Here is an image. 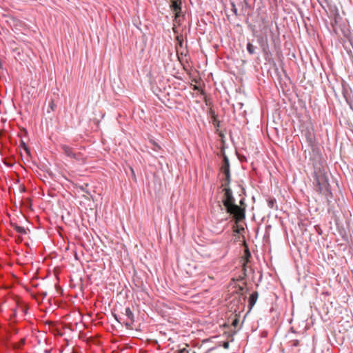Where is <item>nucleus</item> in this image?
<instances>
[{"mask_svg":"<svg viewBox=\"0 0 353 353\" xmlns=\"http://www.w3.org/2000/svg\"><path fill=\"white\" fill-rule=\"evenodd\" d=\"M223 192L224 197L222 202L227 212L233 215L236 223L243 220L245 217V210L234 203L235 200L231 188L230 187L224 188Z\"/></svg>","mask_w":353,"mask_h":353,"instance_id":"f257e3e1","label":"nucleus"},{"mask_svg":"<svg viewBox=\"0 0 353 353\" xmlns=\"http://www.w3.org/2000/svg\"><path fill=\"white\" fill-rule=\"evenodd\" d=\"M314 176L316 191L320 194H327L329 192V183L325 170L321 167L314 166Z\"/></svg>","mask_w":353,"mask_h":353,"instance_id":"f03ea898","label":"nucleus"},{"mask_svg":"<svg viewBox=\"0 0 353 353\" xmlns=\"http://www.w3.org/2000/svg\"><path fill=\"white\" fill-rule=\"evenodd\" d=\"M114 316L118 322L123 323L128 329H132L134 321V314L129 307L125 309V312L123 313L122 316H119V318L116 315H114Z\"/></svg>","mask_w":353,"mask_h":353,"instance_id":"7ed1b4c3","label":"nucleus"},{"mask_svg":"<svg viewBox=\"0 0 353 353\" xmlns=\"http://www.w3.org/2000/svg\"><path fill=\"white\" fill-rule=\"evenodd\" d=\"M221 171L225 175L230 174L229 160L226 157L223 158V164L221 166Z\"/></svg>","mask_w":353,"mask_h":353,"instance_id":"20e7f679","label":"nucleus"},{"mask_svg":"<svg viewBox=\"0 0 353 353\" xmlns=\"http://www.w3.org/2000/svg\"><path fill=\"white\" fill-rule=\"evenodd\" d=\"M72 158L74 159L77 162L81 164L85 163L86 158L80 152L73 154Z\"/></svg>","mask_w":353,"mask_h":353,"instance_id":"39448f33","label":"nucleus"},{"mask_svg":"<svg viewBox=\"0 0 353 353\" xmlns=\"http://www.w3.org/2000/svg\"><path fill=\"white\" fill-rule=\"evenodd\" d=\"M11 226L14 230H16L18 233H19L21 234H27V231L25 228L18 225L15 223H11Z\"/></svg>","mask_w":353,"mask_h":353,"instance_id":"423d86ee","label":"nucleus"},{"mask_svg":"<svg viewBox=\"0 0 353 353\" xmlns=\"http://www.w3.org/2000/svg\"><path fill=\"white\" fill-rule=\"evenodd\" d=\"M258 296H259V294L257 292H254L250 294V298H249V306L250 308H252L254 306V305L256 303Z\"/></svg>","mask_w":353,"mask_h":353,"instance_id":"0eeeda50","label":"nucleus"},{"mask_svg":"<svg viewBox=\"0 0 353 353\" xmlns=\"http://www.w3.org/2000/svg\"><path fill=\"white\" fill-rule=\"evenodd\" d=\"M61 149L63 150V151L65 155H67L68 157H72L74 152L71 148H70L69 146H68L66 145H63L61 146Z\"/></svg>","mask_w":353,"mask_h":353,"instance_id":"6e6552de","label":"nucleus"},{"mask_svg":"<svg viewBox=\"0 0 353 353\" xmlns=\"http://www.w3.org/2000/svg\"><path fill=\"white\" fill-rule=\"evenodd\" d=\"M56 104L53 99H50L48 103V108L47 110L48 113H50L51 112H54L56 109Z\"/></svg>","mask_w":353,"mask_h":353,"instance_id":"1a4fd4ad","label":"nucleus"},{"mask_svg":"<svg viewBox=\"0 0 353 353\" xmlns=\"http://www.w3.org/2000/svg\"><path fill=\"white\" fill-rule=\"evenodd\" d=\"M230 174L225 175V177L222 183V186H223L224 188L230 187Z\"/></svg>","mask_w":353,"mask_h":353,"instance_id":"9d476101","label":"nucleus"},{"mask_svg":"<svg viewBox=\"0 0 353 353\" xmlns=\"http://www.w3.org/2000/svg\"><path fill=\"white\" fill-rule=\"evenodd\" d=\"M251 256L250 252L248 249L245 251V261L243 263V270H245V264L248 262V259Z\"/></svg>","mask_w":353,"mask_h":353,"instance_id":"9b49d317","label":"nucleus"},{"mask_svg":"<svg viewBox=\"0 0 353 353\" xmlns=\"http://www.w3.org/2000/svg\"><path fill=\"white\" fill-rule=\"evenodd\" d=\"M171 7L173 9V10L176 12L181 10V8L177 1H173Z\"/></svg>","mask_w":353,"mask_h":353,"instance_id":"f8f14e48","label":"nucleus"},{"mask_svg":"<svg viewBox=\"0 0 353 353\" xmlns=\"http://www.w3.org/2000/svg\"><path fill=\"white\" fill-rule=\"evenodd\" d=\"M247 50L250 54H253L255 52L254 47L251 43L247 44Z\"/></svg>","mask_w":353,"mask_h":353,"instance_id":"ddd939ff","label":"nucleus"},{"mask_svg":"<svg viewBox=\"0 0 353 353\" xmlns=\"http://www.w3.org/2000/svg\"><path fill=\"white\" fill-rule=\"evenodd\" d=\"M230 5H231V10L236 16L238 14H237V8L236 7V5L233 2H231Z\"/></svg>","mask_w":353,"mask_h":353,"instance_id":"4468645a","label":"nucleus"},{"mask_svg":"<svg viewBox=\"0 0 353 353\" xmlns=\"http://www.w3.org/2000/svg\"><path fill=\"white\" fill-rule=\"evenodd\" d=\"M88 186V184L85 183L83 185L79 186V188L83 192H85L87 194H89V192L86 190L87 187Z\"/></svg>","mask_w":353,"mask_h":353,"instance_id":"2eb2a0df","label":"nucleus"},{"mask_svg":"<svg viewBox=\"0 0 353 353\" xmlns=\"http://www.w3.org/2000/svg\"><path fill=\"white\" fill-rule=\"evenodd\" d=\"M174 353H189L188 350L186 348H182L177 351H176Z\"/></svg>","mask_w":353,"mask_h":353,"instance_id":"dca6fc26","label":"nucleus"},{"mask_svg":"<svg viewBox=\"0 0 353 353\" xmlns=\"http://www.w3.org/2000/svg\"><path fill=\"white\" fill-rule=\"evenodd\" d=\"M223 347L225 349H228L229 347V342H228V341L224 342L223 344Z\"/></svg>","mask_w":353,"mask_h":353,"instance_id":"f3484780","label":"nucleus"},{"mask_svg":"<svg viewBox=\"0 0 353 353\" xmlns=\"http://www.w3.org/2000/svg\"><path fill=\"white\" fill-rule=\"evenodd\" d=\"M299 341H298V340H294V341H292V345H293V346H297V345H299Z\"/></svg>","mask_w":353,"mask_h":353,"instance_id":"a211bd4d","label":"nucleus"},{"mask_svg":"<svg viewBox=\"0 0 353 353\" xmlns=\"http://www.w3.org/2000/svg\"><path fill=\"white\" fill-rule=\"evenodd\" d=\"M16 315H17V311H16V310H14L13 311L12 314L11 315V318H14V317H15V316H16Z\"/></svg>","mask_w":353,"mask_h":353,"instance_id":"6ab92c4d","label":"nucleus"},{"mask_svg":"<svg viewBox=\"0 0 353 353\" xmlns=\"http://www.w3.org/2000/svg\"><path fill=\"white\" fill-rule=\"evenodd\" d=\"M22 240H23V239H22V238H21V236H19L17 237V239H16V241H17V242H21V241H22Z\"/></svg>","mask_w":353,"mask_h":353,"instance_id":"aec40b11","label":"nucleus"},{"mask_svg":"<svg viewBox=\"0 0 353 353\" xmlns=\"http://www.w3.org/2000/svg\"><path fill=\"white\" fill-rule=\"evenodd\" d=\"M240 205H244V199H241V200L240 201Z\"/></svg>","mask_w":353,"mask_h":353,"instance_id":"412c9836","label":"nucleus"},{"mask_svg":"<svg viewBox=\"0 0 353 353\" xmlns=\"http://www.w3.org/2000/svg\"><path fill=\"white\" fill-rule=\"evenodd\" d=\"M153 144L155 145V148H160L159 145H158L157 143H155L154 142H153Z\"/></svg>","mask_w":353,"mask_h":353,"instance_id":"4be33fe9","label":"nucleus"},{"mask_svg":"<svg viewBox=\"0 0 353 353\" xmlns=\"http://www.w3.org/2000/svg\"><path fill=\"white\" fill-rule=\"evenodd\" d=\"M153 144L155 145V148H160L159 145H158L157 143H155L154 142H153Z\"/></svg>","mask_w":353,"mask_h":353,"instance_id":"5701e85b","label":"nucleus"},{"mask_svg":"<svg viewBox=\"0 0 353 353\" xmlns=\"http://www.w3.org/2000/svg\"><path fill=\"white\" fill-rule=\"evenodd\" d=\"M238 323V321L236 319L233 322V325H236Z\"/></svg>","mask_w":353,"mask_h":353,"instance_id":"b1692460","label":"nucleus"},{"mask_svg":"<svg viewBox=\"0 0 353 353\" xmlns=\"http://www.w3.org/2000/svg\"><path fill=\"white\" fill-rule=\"evenodd\" d=\"M24 342H25V340H24V339H21V344H23V343H24Z\"/></svg>","mask_w":353,"mask_h":353,"instance_id":"393cba45","label":"nucleus"},{"mask_svg":"<svg viewBox=\"0 0 353 353\" xmlns=\"http://www.w3.org/2000/svg\"><path fill=\"white\" fill-rule=\"evenodd\" d=\"M25 150L27 152H28V149L25 146Z\"/></svg>","mask_w":353,"mask_h":353,"instance_id":"a878e982","label":"nucleus"}]
</instances>
